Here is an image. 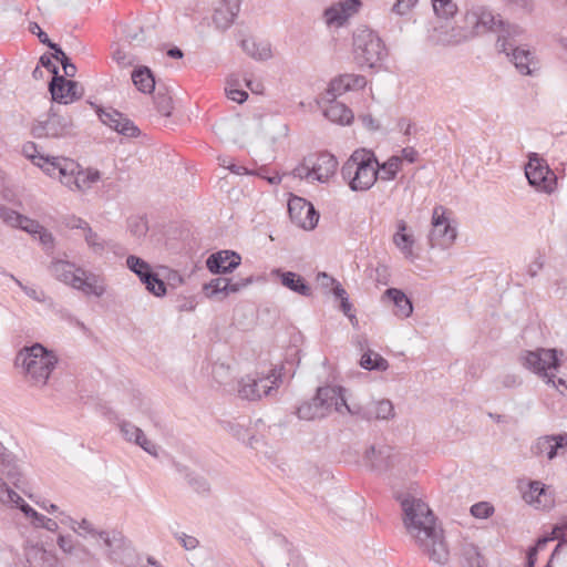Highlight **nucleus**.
Listing matches in <instances>:
<instances>
[{"label":"nucleus","instance_id":"2","mask_svg":"<svg viewBox=\"0 0 567 567\" xmlns=\"http://www.w3.org/2000/svg\"><path fill=\"white\" fill-rule=\"evenodd\" d=\"M14 364L21 369L25 381L35 388H43L58 364V357L41 343L23 347L16 355Z\"/></svg>","mask_w":567,"mask_h":567},{"label":"nucleus","instance_id":"53","mask_svg":"<svg viewBox=\"0 0 567 567\" xmlns=\"http://www.w3.org/2000/svg\"><path fill=\"white\" fill-rule=\"evenodd\" d=\"M312 162L313 156L305 157L302 163L295 167V169L292 171L293 176L299 177L301 179L306 178L311 182L316 181L315 175H312Z\"/></svg>","mask_w":567,"mask_h":567},{"label":"nucleus","instance_id":"63","mask_svg":"<svg viewBox=\"0 0 567 567\" xmlns=\"http://www.w3.org/2000/svg\"><path fill=\"white\" fill-rule=\"evenodd\" d=\"M29 31L32 33V34H35L39 39V41L42 43V44H45L48 45L51 50L54 49L58 44L52 42L48 34L42 31V29L40 28V25L37 23V22H31L29 24Z\"/></svg>","mask_w":567,"mask_h":567},{"label":"nucleus","instance_id":"27","mask_svg":"<svg viewBox=\"0 0 567 567\" xmlns=\"http://www.w3.org/2000/svg\"><path fill=\"white\" fill-rule=\"evenodd\" d=\"M120 431L123 435V437L127 442H132L140 447H142L146 453H148L152 456H157L158 454V447L155 443H153L151 440H148L140 427L134 425L133 423L128 421H122L120 424Z\"/></svg>","mask_w":567,"mask_h":567},{"label":"nucleus","instance_id":"14","mask_svg":"<svg viewBox=\"0 0 567 567\" xmlns=\"http://www.w3.org/2000/svg\"><path fill=\"white\" fill-rule=\"evenodd\" d=\"M288 213L291 221L306 230L313 229L319 220L313 205L299 196H292L288 200Z\"/></svg>","mask_w":567,"mask_h":567},{"label":"nucleus","instance_id":"36","mask_svg":"<svg viewBox=\"0 0 567 567\" xmlns=\"http://www.w3.org/2000/svg\"><path fill=\"white\" fill-rule=\"evenodd\" d=\"M131 79L140 92L144 94H151L154 92L155 78L150 68L145 65L136 66L131 74Z\"/></svg>","mask_w":567,"mask_h":567},{"label":"nucleus","instance_id":"3","mask_svg":"<svg viewBox=\"0 0 567 567\" xmlns=\"http://www.w3.org/2000/svg\"><path fill=\"white\" fill-rule=\"evenodd\" d=\"M48 269L53 278L85 296L101 298L106 292V281L102 275L78 267L74 262L55 259Z\"/></svg>","mask_w":567,"mask_h":567},{"label":"nucleus","instance_id":"23","mask_svg":"<svg viewBox=\"0 0 567 567\" xmlns=\"http://www.w3.org/2000/svg\"><path fill=\"white\" fill-rule=\"evenodd\" d=\"M360 7V0H340L324 10L326 22L329 25H342Z\"/></svg>","mask_w":567,"mask_h":567},{"label":"nucleus","instance_id":"37","mask_svg":"<svg viewBox=\"0 0 567 567\" xmlns=\"http://www.w3.org/2000/svg\"><path fill=\"white\" fill-rule=\"evenodd\" d=\"M384 297L389 298L395 306V316L400 318H408L413 312L412 301L406 297V295L396 288H389L384 292Z\"/></svg>","mask_w":567,"mask_h":567},{"label":"nucleus","instance_id":"12","mask_svg":"<svg viewBox=\"0 0 567 567\" xmlns=\"http://www.w3.org/2000/svg\"><path fill=\"white\" fill-rule=\"evenodd\" d=\"M73 133V121L70 116L60 115L50 110L44 121H39L32 127V134L37 138H62Z\"/></svg>","mask_w":567,"mask_h":567},{"label":"nucleus","instance_id":"15","mask_svg":"<svg viewBox=\"0 0 567 567\" xmlns=\"http://www.w3.org/2000/svg\"><path fill=\"white\" fill-rule=\"evenodd\" d=\"M499 16H495L487 7L483 4H473L465 13L464 22L471 27L475 35L487 31L497 30Z\"/></svg>","mask_w":567,"mask_h":567},{"label":"nucleus","instance_id":"24","mask_svg":"<svg viewBox=\"0 0 567 567\" xmlns=\"http://www.w3.org/2000/svg\"><path fill=\"white\" fill-rule=\"evenodd\" d=\"M240 256L231 250H221L212 254L207 260L206 266L213 274H228L233 272L240 265Z\"/></svg>","mask_w":567,"mask_h":567},{"label":"nucleus","instance_id":"8","mask_svg":"<svg viewBox=\"0 0 567 567\" xmlns=\"http://www.w3.org/2000/svg\"><path fill=\"white\" fill-rule=\"evenodd\" d=\"M54 168V177L72 190L89 189L101 178L99 171L82 169L75 161L68 157L58 158Z\"/></svg>","mask_w":567,"mask_h":567},{"label":"nucleus","instance_id":"22","mask_svg":"<svg viewBox=\"0 0 567 567\" xmlns=\"http://www.w3.org/2000/svg\"><path fill=\"white\" fill-rule=\"evenodd\" d=\"M360 7V0H340L324 10L326 22L329 25H342Z\"/></svg>","mask_w":567,"mask_h":567},{"label":"nucleus","instance_id":"45","mask_svg":"<svg viewBox=\"0 0 567 567\" xmlns=\"http://www.w3.org/2000/svg\"><path fill=\"white\" fill-rule=\"evenodd\" d=\"M83 237L87 247L95 255H102L107 248L111 247V243L102 238L97 233L93 231L91 226L86 228Z\"/></svg>","mask_w":567,"mask_h":567},{"label":"nucleus","instance_id":"56","mask_svg":"<svg viewBox=\"0 0 567 567\" xmlns=\"http://www.w3.org/2000/svg\"><path fill=\"white\" fill-rule=\"evenodd\" d=\"M144 285L146 289L156 297H162L166 293V285L162 279H159L156 272H153Z\"/></svg>","mask_w":567,"mask_h":567},{"label":"nucleus","instance_id":"50","mask_svg":"<svg viewBox=\"0 0 567 567\" xmlns=\"http://www.w3.org/2000/svg\"><path fill=\"white\" fill-rule=\"evenodd\" d=\"M238 81L229 79L225 87L226 95L229 100L239 104L244 103L248 99V93L244 90L238 89Z\"/></svg>","mask_w":567,"mask_h":567},{"label":"nucleus","instance_id":"35","mask_svg":"<svg viewBox=\"0 0 567 567\" xmlns=\"http://www.w3.org/2000/svg\"><path fill=\"white\" fill-rule=\"evenodd\" d=\"M475 37L467 23L464 27L451 28L450 31H439L437 42L443 45H455Z\"/></svg>","mask_w":567,"mask_h":567},{"label":"nucleus","instance_id":"20","mask_svg":"<svg viewBox=\"0 0 567 567\" xmlns=\"http://www.w3.org/2000/svg\"><path fill=\"white\" fill-rule=\"evenodd\" d=\"M360 7V0H340L324 10L326 22L329 25H342Z\"/></svg>","mask_w":567,"mask_h":567},{"label":"nucleus","instance_id":"25","mask_svg":"<svg viewBox=\"0 0 567 567\" xmlns=\"http://www.w3.org/2000/svg\"><path fill=\"white\" fill-rule=\"evenodd\" d=\"M511 61L523 75H534L539 70V63L535 52L524 47H515L509 50Z\"/></svg>","mask_w":567,"mask_h":567},{"label":"nucleus","instance_id":"4","mask_svg":"<svg viewBox=\"0 0 567 567\" xmlns=\"http://www.w3.org/2000/svg\"><path fill=\"white\" fill-rule=\"evenodd\" d=\"M375 154L367 148L355 150L341 168L342 178L353 192L369 190L378 181Z\"/></svg>","mask_w":567,"mask_h":567},{"label":"nucleus","instance_id":"7","mask_svg":"<svg viewBox=\"0 0 567 567\" xmlns=\"http://www.w3.org/2000/svg\"><path fill=\"white\" fill-rule=\"evenodd\" d=\"M353 52L360 66L373 68L385 55V48L374 31L360 28L353 34Z\"/></svg>","mask_w":567,"mask_h":567},{"label":"nucleus","instance_id":"62","mask_svg":"<svg viewBox=\"0 0 567 567\" xmlns=\"http://www.w3.org/2000/svg\"><path fill=\"white\" fill-rule=\"evenodd\" d=\"M348 91V87H346V74L340 75L339 78L333 79L328 89V94L332 95L333 97L341 95Z\"/></svg>","mask_w":567,"mask_h":567},{"label":"nucleus","instance_id":"57","mask_svg":"<svg viewBox=\"0 0 567 567\" xmlns=\"http://www.w3.org/2000/svg\"><path fill=\"white\" fill-rule=\"evenodd\" d=\"M187 482L193 489L198 494H206L209 492L210 486L207 480L198 474L190 473L187 475Z\"/></svg>","mask_w":567,"mask_h":567},{"label":"nucleus","instance_id":"10","mask_svg":"<svg viewBox=\"0 0 567 567\" xmlns=\"http://www.w3.org/2000/svg\"><path fill=\"white\" fill-rule=\"evenodd\" d=\"M281 383V369H274L266 377L247 374L238 381L237 394L243 400L257 401L268 396Z\"/></svg>","mask_w":567,"mask_h":567},{"label":"nucleus","instance_id":"44","mask_svg":"<svg viewBox=\"0 0 567 567\" xmlns=\"http://www.w3.org/2000/svg\"><path fill=\"white\" fill-rule=\"evenodd\" d=\"M126 266L140 278L143 284H145V281L148 280L151 275L154 272L148 262L135 255H130L126 258Z\"/></svg>","mask_w":567,"mask_h":567},{"label":"nucleus","instance_id":"38","mask_svg":"<svg viewBox=\"0 0 567 567\" xmlns=\"http://www.w3.org/2000/svg\"><path fill=\"white\" fill-rule=\"evenodd\" d=\"M324 116L331 122L350 124L353 120L352 111L343 103L332 101L323 111Z\"/></svg>","mask_w":567,"mask_h":567},{"label":"nucleus","instance_id":"29","mask_svg":"<svg viewBox=\"0 0 567 567\" xmlns=\"http://www.w3.org/2000/svg\"><path fill=\"white\" fill-rule=\"evenodd\" d=\"M554 539H558L559 544L555 547L554 551L550 555L549 560L547 561V565L545 566V567H550L551 560L559 553L563 544L566 543V534L561 533V527L559 525L555 526L550 536L540 537L537 540L536 545L528 550L526 567H534L535 563H536L537 553L539 550H543L546 547V545Z\"/></svg>","mask_w":567,"mask_h":567},{"label":"nucleus","instance_id":"6","mask_svg":"<svg viewBox=\"0 0 567 567\" xmlns=\"http://www.w3.org/2000/svg\"><path fill=\"white\" fill-rule=\"evenodd\" d=\"M557 349L537 348L536 350H524L520 353L519 361L528 371L536 374L546 384L557 386L555 382V372L560 367ZM560 354L563 352L560 351Z\"/></svg>","mask_w":567,"mask_h":567},{"label":"nucleus","instance_id":"16","mask_svg":"<svg viewBox=\"0 0 567 567\" xmlns=\"http://www.w3.org/2000/svg\"><path fill=\"white\" fill-rule=\"evenodd\" d=\"M49 91L53 101L63 104L80 100L83 95V87L78 82L66 80L62 75L53 76L49 84Z\"/></svg>","mask_w":567,"mask_h":567},{"label":"nucleus","instance_id":"1","mask_svg":"<svg viewBox=\"0 0 567 567\" xmlns=\"http://www.w3.org/2000/svg\"><path fill=\"white\" fill-rule=\"evenodd\" d=\"M395 498L403 512L404 526L422 553L435 564H446L450 551L443 529L427 504L409 493H396Z\"/></svg>","mask_w":567,"mask_h":567},{"label":"nucleus","instance_id":"28","mask_svg":"<svg viewBox=\"0 0 567 567\" xmlns=\"http://www.w3.org/2000/svg\"><path fill=\"white\" fill-rule=\"evenodd\" d=\"M567 446V434L545 435L536 440L532 445V453L535 456L547 455L548 460L557 456L558 449Z\"/></svg>","mask_w":567,"mask_h":567},{"label":"nucleus","instance_id":"30","mask_svg":"<svg viewBox=\"0 0 567 567\" xmlns=\"http://www.w3.org/2000/svg\"><path fill=\"white\" fill-rule=\"evenodd\" d=\"M495 32L498 34L496 41L497 50L509 55V50L517 47L515 44V39L520 37L524 33V30L517 24L505 23L501 19L498 20L497 30Z\"/></svg>","mask_w":567,"mask_h":567},{"label":"nucleus","instance_id":"26","mask_svg":"<svg viewBox=\"0 0 567 567\" xmlns=\"http://www.w3.org/2000/svg\"><path fill=\"white\" fill-rule=\"evenodd\" d=\"M25 567H56V556L29 540L24 545Z\"/></svg>","mask_w":567,"mask_h":567},{"label":"nucleus","instance_id":"21","mask_svg":"<svg viewBox=\"0 0 567 567\" xmlns=\"http://www.w3.org/2000/svg\"><path fill=\"white\" fill-rule=\"evenodd\" d=\"M360 7V0H340L324 10L326 22L329 25H342Z\"/></svg>","mask_w":567,"mask_h":567},{"label":"nucleus","instance_id":"60","mask_svg":"<svg viewBox=\"0 0 567 567\" xmlns=\"http://www.w3.org/2000/svg\"><path fill=\"white\" fill-rule=\"evenodd\" d=\"M130 231L137 238L146 235L148 227L144 218L137 217L130 220Z\"/></svg>","mask_w":567,"mask_h":567},{"label":"nucleus","instance_id":"13","mask_svg":"<svg viewBox=\"0 0 567 567\" xmlns=\"http://www.w3.org/2000/svg\"><path fill=\"white\" fill-rule=\"evenodd\" d=\"M456 228L453 227L446 217V208L435 206L432 214V228L429 234L431 247H449L456 238Z\"/></svg>","mask_w":567,"mask_h":567},{"label":"nucleus","instance_id":"17","mask_svg":"<svg viewBox=\"0 0 567 567\" xmlns=\"http://www.w3.org/2000/svg\"><path fill=\"white\" fill-rule=\"evenodd\" d=\"M96 113L104 125L113 128L124 136L134 137L140 134L138 127L135 126V124L124 114L114 109L99 107Z\"/></svg>","mask_w":567,"mask_h":567},{"label":"nucleus","instance_id":"58","mask_svg":"<svg viewBox=\"0 0 567 567\" xmlns=\"http://www.w3.org/2000/svg\"><path fill=\"white\" fill-rule=\"evenodd\" d=\"M268 567H286L288 566L287 558L285 557L284 548L281 550H270L265 558Z\"/></svg>","mask_w":567,"mask_h":567},{"label":"nucleus","instance_id":"43","mask_svg":"<svg viewBox=\"0 0 567 567\" xmlns=\"http://www.w3.org/2000/svg\"><path fill=\"white\" fill-rule=\"evenodd\" d=\"M360 365L369 371H385L389 362L381 354L368 349L361 355Z\"/></svg>","mask_w":567,"mask_h":567},{"label":"nucleus","instance_id":"52","mask_svg":"<svg viewBox=\"0 0 567 567\" xmlns=\"http://www.w3.org/2000/svg\"><path fill=\"white\" fill-rule=\"evenodd\" d=\"M52 50H53V58L62 64L64 75L68 78L75 76L76 66L70 61V59L66 56V54L63 52V50L59 45H56Z\"/></svg>","mask_w":567,"mask_h":567},{"label":"nucleus","instance_id":"39","mask_svg":"<svg viewBox=\"0 0 567 567\" xmlns=\"http://www.w3.org/2000/svg\"><path fill=\"white\" fill-rule=\"evenodd\" d=\"M375 172L378 174V179L381 182H390L393 181L398 173L402 168V158L400 156L393 155L389 157L385 162L374 164Z\"/></svg>","mask_w":567,"mask_h":567},{"label":"nucleus","instance_id":"59","mask_svg":"<svg viewBox=\"0 0 567 567\" xmlns=\"http://www.w3.org/2000/svg\"><path fill=\"white\" fill-rule=\"evenodd\" d=\"M113 59L121 68H128L134 65L136 59L134 55L125 52L121 48H116L113 52Z\"/></svg>","mask_w":567,"mask_h":567},{"label":"nucleus","instance_id":"48","mask_svg":"<svg viewBox=\"0 0 567 567\" xmlns=\"http://www.w3.org/2000/svg\"><path fill=\"white\" fill-rule=\"evenodd\" d=\"M435 14L442 19H450L455 16L458 8L455 0H432Z\"/></svg>","mask_w":567,"mask_h":567},{"label":"nucleus","instance_id":"64","mask_svg":"<svg viewBox=\"0 0 567 567\" xmlns=\"http://www.w3.org/2000/svg\"><path fill=\"white\" fill-rule=\"evenodd\" d=\"M416 2L417 0H396L392 6L391 11L398 16H405L411 11Z\"/></svg>","mask_w":567,"mask_h":567},{"label":"nucleus","instance_id":"9","mask_svg":"<svg viewBox=\"0 0 567 567\" xmlns=\"http://www.w3.org/2000/svg\"><path fill=\"white\" fill-rule=\"evenodd\" d=\"M363 460L368 466L378 472L393 470L401 472L409 464L408 455L383 443L369 446L364 452Z\"/></svg>","mask_w":567,"mask_h":567},{"label":"nucleus","instance_id":"42","mask_svg":"<svg viewBox=\"0 0 567 567\" xmlns=\"http://www.w3.org/2000/svg\"><path fill=\"white\" fill-rule=\"evenodd\" d=\"M241 49L252 59L266 61L271 58L269 43L256 42L254 39H244L240 42Z\"/></svg>","mask_w":567,"mask_h":567},{"label":"nucleus","instance_id":"40","mask_svg":"<svg viewBox=\"0 0 567 567\" xmlns=\"http://www.w3.org/2000/svg\"><path fill=\"white\" fill-rule=\"evenodd\" d=\"M523 497L527 503L535 504L537 507H546L547 503L550 502L546 485L539 481L530 482L529 488L524 493Z\"/></svg>","mask_w":567,"mask_h":567},{"label":"nucleus","instance_id":"5","mask_svg":"<svg viewBox=\"0 0 567 567\" xmlns=\"http://www.w3.org/2000/svg\"><path fill=\"white\" fill-rule=\"evenodd\" d=\"M344 388L339 385L319 386L310 401H305L296 409L300 420L313 421L328 416L332 411L342 413Z\"/></svg>","mask_w":567,"mask_h":567},{"label":"nucleus","instance_id":"32","mask_svg":"<svg viewBox=\"0 0 567 567\" xmlns=\"http://www.w3.org/2000/svg\"><path fill=\"white\" fill-rule=\"evenodd\" d=\"M23 154L25 157L30 158L34 165L40 167L47 175L54 177L58 158L60 156H44L37 151V145L34 143H28L23 146Z\"/></svg>","mask_w":567,"mask_h":567},{"label":"nucleus","instance_id":"33","mask_svg":"<svg viewBox=\"0 0 567 567\" xmlns=\"http://www.w3.org/2000/svg\"><path fill=\"white\" fill-rule=\"evenodd\" d=\"M274 274L280 278L281 285L291 291L305 297L311 296L310 286L300 275L292 271H281L280 269H276Z\"/></svg>","mask_w":567,"mask_h":567},{"label":"nucleus","instance_id":"18","mask_svg":"<svg viewBox=\"0 0 567 567\" xmlns=\"http://www.w3.org/2000/svg\"><path fill=\"white\" fill-rule=\"evenodd\" d=\"M251 282V278L239 279L233 281V279L218 277L212 279L209 282L204 285V291L207 297L223 299L230 293H236L243 288L247 287Z\"/></svg>","mask_w":567,"mask_h":567},{"label":"nucleus","instance_id":"34","mask_svg":"<svg viewBox=\"0 0 567 567\" xmlns=\"http://www.w3.org/2000/svg\"><path fill=\"white\" fill-rule=\"evenodd\" d=\"M408 224L400 219L396 223V231L393 235V244L404 255L405 258H413V246L415 239L412 234L406 233Z\"/></svg>","mask_w":567,"mask_h":567},{"label":"nucleus","instance_id":"47","mask_svg":"<svg viewBox=\"0 0 567 567\" xmlns=\"http://www.w3.org/2000/svg\"><path fill=\"white\" fill-rule=\"evenodd\" d=\"M70 522V528L78 534L79 536L86 538L87 536H91L93 538H96L99 536V533L101 530H97L92 522H90L86 518H83L81 522H76L73 518L69 519Z\"/></svg>","mask_w":567,"mask_h":567},{"label":"nucleus","instance_id":"61","mask_svg":"<svg viewBox=\"0 0 567 567\" xmlns=\"http://www.w3.org/2000/svg\"><path fill=\"white\" fill-rule=\"evenodd\" d=\"M0 217L10 226L18 227L21 225L23 215L17 213L10 208H2L0 210Z\"/></svg>","mask_w":567,"mask_h":567},{"label":"nucleus","instance_id":"51","mask_svg":"<svg viewBox=\"0 0 567 567\" xmlns=\"http://www.w3.org/2000/svg\"><path fill=\"white\" fill-rule=\"evenodd\" d=\"M56 543L63 553L71 555V556L74 555L78 549H81L82 551L87 553L86 548L84 546L80 545L79 543H76L73 539V537L70 535H68V536L59 535Z\"/></svg>","mask_w":567,"mask_h":567},{"label":"nucleus","instance_id":"41","mask_svg":"<svg viewBox=\"0 0 567 567\" xmlns=\"http://www.w3.org/2000/svg\"><path fill=\"white\" fill-rule=\"evenodd\" d=\"M0 466L1 471L19 487L20 473L16 466L13 454L0 442Z\"/></svg>","mask_w":567,"mask_h":567},{"label":"nucleus","instance_id":"49","mask_svg":"<svg viewBox=\"0 0 567 567\" xmlns=\"http://www.w3.org/2000/svg\"><path fill=\"white\" fill-rule=\"evenodd\" d=\"M212 377L219 385H226L231 380V369L225 362H215L212 368Z\"/></svg>","mask_w":567,"mask_h":567},{"label":"nucleus","instance_id":"31","mask_svg":"<svg viewBox=\"0 0 567 567\" xmlns=\"http://www.w3.org/2000/svg\"><path fill=\"white\" fill-rule=\"evenodd\" d=\"M313 156L312 162V175L319 183H326L336 173L338 161L330 153H320Z\"/></svg>","mask_w":567,"mask_h":567},{"label":"nucleus","instance_id":"46","mask_svg":"<svg viewBox=\"0 0 567 567\" xmlns=\"http://www.w3.org/2000/svg\"><path fill=\"white\" fill-rule=\"evenodd\" d=\"M372 420H390L394 416V408L390 400H380L370 403Z\"/></svg>","mask_w":567,"mask_h":567},{"label":"nucleus","instance_id":"11","mask_svg":"<svg viewBox=\"0 0 567 567\" xmlns=\"http://www.w3.org/2000/svg\"><path fill=\"white\" fill-rule=\"evenodd\" d=\"M525 176L528 184L537 192L550 194L557 185V177L549 168L546 159L537 153L528 154V162L525 165Z\"/></svg>","mask_w":567,"mask_h":567},{"label":"nucleus","instance_id":"55","mask_svg":"<svg viewBox=\"0 0 567 567\" xmlns=\"http://www.w3.org/2000/svg\"><path fill=\"white\" fill-rule=\"evenodd\" d=\"M341 414L342 415L351 414V415H355L362 420L371 421L370 404L367 406H361L358 404L349 405L347 403L346 399H344V405H342Z\"/></svg>","mask_w":567,"mask_h":567},{"label":"nucleus","instance_id":"19","mask_svg":"<svg viewBox=\"0 0 567 567\" xmlns=\"http://www.w3.org/2000/svg\"><path fill=\"white\" fill-rule=\"evenodd\" d=\"M241 0H221L214 10L213 23L221 32L229 29L240 11Z\"/></svg>","mask_w":567,"mask_h":567},{"label":"nucleus","instance_id":"54","mask_svg":"<svg viewBox=\"0 0 567 567\" xmlns=\"http://www.w3.org/2000/svg\"><path fill=\"white\" fill-rule=\"evenodd\" d=\"M157 111L164 115L169 116L173 110V100L167 93L157 92L154 97Z\"/></svg>","mask_w":567,"mask_h":567}]
</instances>
